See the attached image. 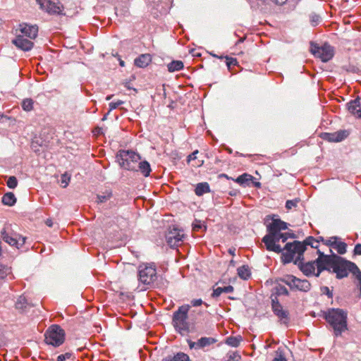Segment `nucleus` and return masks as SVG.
Wrapping results in <instances>:
<instances>
[{
    "label": "nucleus",
    "mask_w": 361,
    "mask_h": 361,
    "mask_svg": "<svg viewBox=\"0 0 361 361\" xmlns=\"http://www.w3.org/2000/svg\"><path fill=\"white\" fill-rule=\"evenodd\" d=\"M322 317L333 330V335L338 338L348 330V312L341 308H328L321 312Z\"/></svg>",
    "instance_id": "f257e3e1"
},
{
    "label": "nucleus",
    "mask_w": 361,
    "mask_h": 361,
    "mask_svg": "<svg viewBox=\"0 0 361 361\" xmlns=\"http://www.w3.org/2000/svg\"><path fill=\"white\" fill-rule=\"evenodd\" d=\"M285 252H282L281 261L283 264L293 262L299 267L305 262L304 253L306 251L305 245L299 240L287 243L284 246Z\"/></svg>",
    "instance_id": "f03ea898"
},
{
    "label": "nucleus",
    "mask_w": 361,
    "mask_h": 361,
    "mask_svg": "<svg viewBox=\"0 0 361 361\" xmlns=\"http://www.w3.org/2000/svg\"><path fill=\"white\" fill-rule=\"evenodd\" d=\"M264 224L266 226L267 233L262 238V241L264 244L274 238L278 233L288 229V224L282 221L278 214H269L264 219Z\"/></svg>",
    "instance_id": "7ed1b4c3"
},
{
    "label": "nucleus",
    "mask_w": 361,
    "mask_h": 361,
    "mask_svg": "<svg viewBox=\"0 0 361 361\" xmlns=\"http://www.w3.org/2000/svg\"><path fill=\"white\" fill-rule=\"evenodd\" d=\"M142 157L132 149H119L116 154V161L121 168L130 171H137L135 166Z\"/></svg>",
    "instance_id": "20e7f679"
},
{
    "label": "nucleus",
    "mask_w": 361,
    "mask_h": 361,
    "mask_svg": "<svg viewBox=\"0 0 361 361\" xmlns=\"http://www.w3.org/2000/svg\"><path fill=\"white\" fill-rule=\"evenodd\" d=\"M190 306L184 305L180 306L173 313L172 324L176 331L180 334L190 332V324L188 322V312Z\"/></svg>",
    "instance_id": "39448f33"
},
{
    "label": "nucleus",
    "mask_w": 361,
    "mask_h": 361,
    "mask_svg": "<svg viewBox=\"0 0 361 361\" xmlns=\"http://www.w3.org/2000/svg\"><path fill=\"white\" fill-rule=\"evenodd\" d=\"M359 269L355 263L338 255L331 272L336 274L337 279H342L347 277L349 273L354 276V273H356Z\"/></svg>",
    "instance_id": "423d86ee"
},
{
    "label": "nucleus",
    "mask_w": 361,
    "mask_h": 361,
    "mask_svg": "<svg viewBox=\"0 0 361 361\" xmlns=\"http://www.w3.org/2000/svg\"><path fill=\"white\" fill-rule=\"evenodd\" d=\"M44 341L47 345L54 347L61 345L66 338L65 331L59 324L51 325L44 334Z\"/></svg>",
    "instance_id": "0eeeda50"
},
{
    "label": "nucleus",
    "mask_w": 361,
    "mask_h": 361,
    "mask_svg": "<svg viewBox=\"0 0 361 361\" xmlns=\"http://www.w3.org/2000/svg\"><path fill=\"white\" fill-rule=\"evenodd\" d=\"M276 281L287 285L292 291L298 290L307 293L312 288V285L308 280L299 279L292 274H288L284 277L279 278Z\"/></svg>",
    "instance_id": "6e6552de"
},
{
    "label": "nucleus",
    "mask_w": 361,
    "mask_h": 361,
    "mask_svg": "<svg viewBox=\"0 0 361 361\" xmlns=\"http://www.w3.org/2000/svg\"><path fill=\"white\" fill-rule=\"evenodd\" d=\"M137 276L140 283L146 286H152L157 279L155 264H140L138 267Z\"/></svg>",
    "instance_id": "1a4fd4ad"
},
{
    "label": "nucleus",
    "mask_w": 361,
    "mask_h": 361,
    "mask_svg": "<svg viewBox=\"0 0 361 361\" xmlns=\"http://www.w3.org/2000/svg\"><path fill=\"white\" fill-rule=\"evenodd\" d=\"M310 51L315 57L320 59L322 62H328L334 56V47L328 43L319 46L317 44L311 42Z\"/></svg>",
    "instance_id": "9d476101"
},
{
    "label": "nucleus",
    "mask_w": 361,
    "mask_h": 361,
    "mask_svg": "<svg viewBox=\"0 0 361 361\" xmlns=\"http://www.w3.org/2000/svg\"><path fill=\"white\" fill-rule=\"evenodd\" d=\"M295 238L296 235L293 231L286 233H281V231H280L276 234L274 238H271L267 243V244H264V245L268 251L282 254V252H283V251L285 250L284 247L281 248L280 245H279V242L281 240V242L285 243L288 238L293 239Z\"/></svg>",
    "instance_id": "9b49d317"
},
{
    "label": "nucleus",
    "mask_w": 361,
    "mask_h": 361,
    "mask_svg": "<svg viewBox=\"0 0 361 361\" xmlns=\"http://www.w3.org/2000/svg\"><path fill=\"white\" fill-rule=\"evenodd\" d=\"M1 236L5 243L17 248L23 246L25 243V237L19 235L13 231H7L5 228L1 230Z\"/></svg>",
    "instance_id": "f8f14e48"
},
{
    "label": "nucleus",
    "mask_w": 361,
    "mask_h": 361,
    "mask_svg": "<svg viewBox=\"0 0 361 361\" xmlns=\"http://www.w3.org/2000/svg\"><path fill=\"white\" fill-rule=\"evenodd\" d=\"M42 10L45 11L50 15H64L63 13V6L59 0L51 1L44 0L39 6Z\"/></svg>",
    "instance_id": "ddd939ff"
},
{
    "label": "nucleus",
    "mask_w": 361,
    "mask_h": 361,
    "mask_svg": "<svg viewBox=\"0 0 361 361\" xmlns=\"http://www.w3.org/2000/svg\"><path fill=\"white\" fill-rule=\"evenodd\" d=\"M348 135V130H340L334 133H322L320 137L330 142H339L344 140Z\"/></svg>",
    "instance_id": "4468645a"
},
{
    "label": "nucleus",
    "mask_w": 361,
    "mask_h": 361,
    "mask_svg": "<svg viewBox=\"0 0 361 361\" xmlns=\"http://www.w3.org/2000/svg\"><path fill=\"white\" fill-rule=\"evenodd\" d=\"M184 238L183 234H180L177 228H173L169 231L166 234V240L168 245L171 248H176L178 247L180 243L183 242Z\"/></svg>",
    "instance_id": "2eb2a0df"
},
{
    "label": "nucleus",
    "mask_w": 361,
    "mask_h": 361,
    "mask_svg": "<svg viewBox=\"0 0 361 361\" xmlns=\"http://www.w3.org/2000/svg\"><path fill=\"white\" fill-rule=\"evenodd\" d=\"M12 43L18 49L24 51H30L34 47V43L32 41L25 38L22 35H17L16 37L12 40Z\"/></svg>",
    "instance_id": "dca6fc26"
},
{
    "label": "nucleus",
    "mask_w": 361,
    "mask_h": 361,
    "mask_svg": "<svg viewBox=\"0 0 361 361\" xmlns=\"http://www.w3.org/2000/svg\"><path fill=\"white\" fill-rule=\"evenodd\" d=\"M348 111L357 118L361 119V102L359 97L347 103Z\"/></svg>",
    "instance_id": "f3484780"
},
{
    "label": "nucleus",
    "mask_w": 361,
    "mask_h": 361,
    "mask_svg": "<svg viewBox=\"0 0 361 361\" xmlns=\"http://www.w3.org/2000/svg\"><path fill=\"white\" fill-rule=\"evenodd\" d=\"M20 31L26 37L30 39H35L38 35V26L32 25L27 23L20 24Z\"/></svg>",
    "instance_id": "a211bd4d"
},
{
    "label": "nucleus",
    "mask_w": 361,
    "mask_h": 361,
    "mask_svg": "<svg viewBox=\"0 0 361 361\" xmlns=\"http://www.w3.org/2000/svg\"><path fill=\"white\" fill-rule=\"evenodd\" d=\"M271 310L274 314L279 318L281 324L288 326L290 322V314L288 310L283 309L282 305Z\"/></svg>",
    "instance_id": "6ab92c4d"
},
{
    "label": "nucleus",
    "mask_w": 361,
    "mask_h": 361,
    "mask_svg": "<svg viewBox=\"0 0 361 361\" xmlns=\"http://www.w3.org/2000/svg\"><path fill=\"white\" fill-rule=\"evenodd\" d=\"M330 252H331V255H327L326 257L322 259H314V263H319L320 264H322V266L329 268V272L331 271L334 262L338 255L334 253L331 250H330Z\"/></svg>",
    "instance_id": "aec40b11"
},
{
    "label": "nucleus",
    "mask_w": 361,
    "mask_h": 361,
    "mask_svg": "<svg viewBox=\"0 0 361 361\" xmlns=\"http://www.w3.org/2000/svg\"><path fill=\"white\" fill-rule=\"evenodd\" d=\"M152 62V56L149 54L139 55L134 60V65L138 68H146Z\"/></svg>",
    "instance_id": "412c9836"
},
{
    "label": "nucleus",
    "mask_w": 361,
    "mask_h": 361,
    "mask_svg": "<svg viewBox=\"0 0 361 361\" xmlns=\"http://www.w3.org/2000/svg\"><path fill=\"white\" fill-rule=\"evenodd\" d=\"M298 269L307 277L314 276L315 271L314 260L304 262L299 266Z\"/></svg>",
    "instance_id": "4be33fe9"
},
{
    "label": "nucleus",
    "mask_w": 361,
    "mask_h": 361,
    "mask_svg": "<svg viewBox=\"0 0 361 361\" xmlns=\"http://www.w3.org/2000/svg\"><path fill=\"white\" fill-rule=\"evenodd\" d=\"M331 239H334L332 248L335 249L339 255H344L347 252V244L341 241L338 236H332Z\"/></svg>",
    "instance_id": "5701e85b"
},
{
    "label": "nucleus",
    "mask_w": 361,
    "mask_h": 361,
    "mask_svg": "<svg viewBox=\"0 0 361 361\" xmlns=\"http://www.w3.org/2000/svg\"><path fill=\"white\" fill-rule=\"evenodd\" d=\"M137 171H140V173L145 177L149 176L150 173L152 171V169L149 161H147V160H140V161H138Z\"/></svg>",
    "instance_id": "b1692460"
},
{
    "label": "nucleus",
    "mask_w": 361,
    "mask_h": 361,
    "mask_svg": "<svg viewBox=\"0 0 361 361\" xmlns=\"http://www.w3.org/2000/svg\"><path fill=\"white\" fill-rule=\"evenodd\" d=\"M15 307L17 310L20 311V312L24 313L27 311V308L30 307V304L23 295H20L18 298L15 304Z\"/></svg>",
    "instance_id": "393cba45"
},
{
    "label": "nucleus",
    "mask_w": 361,
    "mask_h": 361,
    "mask_svg": "<svg viewBox=\"0 0 361 361\" xmlns=\"http://www.w3.org/2000/svg\"><path fill=\"white\" fill-rule=\"evenodd\" d=\"M161 361H191L189 356L182 352L177 353L173 356H167L162 359Z\"/></svg>",
    "instance_id": "a878e982"
},
{
    "label": "nucleus",
    "mask_w": 361,
    "mask_h": 361,
    "mask_svg": "<svg viewBox=\"0 0 361 361\" xmlns=\"http://www.w3.org/2000/svg\"><path fill=\"white\" fill-rule=\"evenodd\" d=\"M17 199L15 195L11 192H8L5 193L1 198V202L3 203V204L8 207H12L15 205Z\"/></svg>",
    "instance_id": "bb28decb"
},
{
    "label": "nucleus",
    "mask_w": 361,
    "mask_h": 361,
    "mask_svg": "<svg viewBox=\"0 0 361 361\" xmlns=\"http://www.w3.org/2000/svg\"><path fill=\"white\" fill-rule=\"evenodd\" d=\"M238 276L243 280H248L251 276V271L247 264H244L237 269Z\"/></svg>",
    "instance_id": "cd10ccee"
},
{
    "label": "nucleus",
    "mask_w": 361,
    "mask_h": 361,
    "mask_svg": "<svg viewBox=\"0 0 361 361\" xmlns=\"http://www.w3.org/2000/svg\"><path fill=\"white\" fill-rule=\"evenodd\" d=\"M210 192V187L208 183L202 182L196 185L195 193L197 196H202L205 193Z\"/></svg>",
    "instance_id": "c85d7f7f"
},
{
    "label": "nucleus",
    "mask_w": 361,
    "mask_h": 361,
    "mask_svg": "<svg viewBox=\"0 0 361 361\" xmlns=\"http://www.w3.org/2000/svg\"><path fill=\"white\" fill-rule=\"evenodd\" d=\"M216 339L212 337H201L197 340L199 350L209 347L216 342Z\"/></svg>",
    "instance_id": "c756f323"
},
{
    "label": "nucleus",
    "mask_w": 361,
    "mask_h": 361,
    "mask_svg": "<svg viewBox=\"0 0 361 361\" xmlns=\"http://www.w3.org/2000/svg\"><path fill=\"white\" fill-rule=\"evenodd\" d=\"M234 290V288L231 285H228L225 287H217L216 288L213 290V293H212V297L214 298H218L221 295V293H233Z\"/></svg>",
    "instance_id": "7c9ffc66"
},
{
    "label": "nucleus",
    "mask_w": 361,
    "mask_h": 361,
    "mask_svg": "<svg viewBox=\"0 0 361 361\" xmlns=\"http://www.w3.org/2000/svg\"><path fill=\"white\" fill-rule=\"evenodd\" d=\"M184 68V64L182 61L180 60H173L169 63L167 64L168 71L170 73H173L176 71H179Z\"/></svg>",
    "instance_id": "2f4dec72"
},
{
    "label": "nucleus",
    "mask_w": 361,
    "mask_h": 361,
    "mask_svg": "<svg viewBox=\"0 0 361 361\" xmlns=\"http://www.w3.org/2000/svg\"><path fill=\"white\" fill-rule=\"evenodd\" d=\"M254 177L252 175H250L247 173H244L242 175L237 177L234 179V181L238 183L240 185L245 186L248 185L250 181H252L254 180Z\"/></svg>",
    "instance_id": "473e14b6"
},
{
    "label": "nucleus",
    "mask_w": 361,
    "mask_h": 361,
    "mask_svg": "<svg viewBox=\"0 0 361 361\" xmlns=\"http://www.w3.org/2000/svg\"><path fill=\"white\" fill-rule=\"evenodd\" d=\"M243 338L241 336H228L225 340V343L231 347L237 348L240 345Z\"/></svg>",
    "instance_id": "72a5a7b5"
},
{
    "label": "nucleus",
    "mask_w": 361,
    "mask_h": 361,
    "mask_svg": "<svg viewBox=\"0 0 361 361\" xmlns=\"http://www.w3.org/2000/svg\"><path fill=\"white\" fill-rule=\"evenodd\" d=\"M112 196L113 193L111 190H106L105 192H102V194H99L97 195L95 202L97 204H102L110 200Z\"/></svg>",
    "instance_id": "f704fd0d"
},
{
    "label": "nucleus",
    "mask_w": 361,
    "mask_h": 361,
    "mask_svg": "<svg viewBox=\"0 0 361 361\" xmlns=\"http://www.w3.org/2000/svg\"><path fill=\"white\" fill-rule=\"evenodd\" d=\"M307 248V245L311 246L312 248H319V240H316L313 236H308L303 241H300Z\"/></svg>",
    "instance_id": "c9c22d12"
},
{
    "label": "nucleus",
    "mask_w": 361,
    "mask_h": 361,
    "mask_svg": "<svg viewBox=\"0 0 361 361\" xmlns=\"http://www.w3.org/2000/svg\"><path fill=\"white\" fill-rule=\"evenodd\" d=\"M75 357L72 352H66L57 356L56 361H75Z\"/></svg>",
    "instance_id": "e433bc0d"
},
{
    "label": "nucleus",
    "mask_w": 361,
    "mask_h": 361,
    "mask_svg": "<svg viewBox=\"0 0 361 361\" xmlns=\"http://www.w3.org/2000/svg\"><path fill=\"white\" fill-rule=\"evenodd\" d=\"M273 290L275 291L274 294L278 295V296H280V295H286V296H288L289 295V291L288 290V289L283 285L281 284H278L276 285L274 288Z\"/></svg>",
    "instance_id": "4c0bfd02"
},
{
    "label": "nucleus",
    "mask_w": 361,
    "mask_h": 361,
    "mask_svg": "<svg viewBox=\"0 0 361 361\" xmlns=\"http://www.w3.org/2000/svg\"><path fill=\"white\" fill-rule=\"evenodd\" d=\"M34 101L31 98H27L23 100L21 106L24 111H30L33 109Z\"/></svg>",
    "instance_id": "58836bf2"
},
{
    "label": "nucleus",
    "mask_w": 361,
    "mask_h": 361,
    "mask_svg": "<svg viewBox=\"0 0 361 361\" xmlns=\"http://www.w3.org/2000/svg\"><path fill=\"white\" fill-rule=\"evenodd\" d=\"M310 21L312 26H317L321 23L322 18L319 15L312 13L310 15Z\"/></svg>",
    "instance_id": "ea45409f"
},
{
    "label": "nucleus",
    "mask_w": 361,
    "mask_h": 361,
    "mask_svg": "<svg viewBox=\"0 0 361 361\" xmlns=\"http://www.w3.org/2000/svg\"><path fill=\"white\" fill-rule=\"evenodd\" d=\"M6 185L9 188L15 189L18 185V180L16 177L14 176L8 177Z\"/></svg>",
    "instance_id": "a19ab883"
},
{
    "label": "nucleus",
    "mask_w": 361,
    "mask_h": 361,
    "mask_svg": "<svg viewBox=\"0 0 361 361\" xmlns=\"http://www.w3.org/2000/svg\"><path fill=\"white\" fill-rule=\"evenodd\" d=\"M300 201V198H295L293 200H288L286 202V208L288 210L291 209L293 207H296L298 202Z\"/></svg>",
    "instance_id": "79ce46f5"
},
{
    "label": "nucleus",
    "mask_w": 361,
    "mask_h": 361,
    "mask_svg": "<svg viewBox=\"0 0 361 361\" xmlns=\"http://www.w3.org/2000/svg\"><path fill=\"white\" fill-rule=\"evenodd\" d=\"M314 267H317V271L314 274L316 277H319L324 271H329V268L322 266L319 263H314Z\"/></svg>",
    "instance_id": "37998d69"
},
{
    "label": "nucleus",
    "mask_w": 361,
    "mask_h": 361,
    "mask_svg": "<svg viewBox=\"0 0 361 361\" xmlns=\"http://www.w3.org/2000/svg\"><path fill=\"white\" fill-rule=\"evenodd\" d=\"M9 272L10 269L6 267H3L0 268V285L4 282V279L6 278Z\"/></svg>",
    "instance_id": "c03bdc74"
},
{
    "label": "nucleus",
    "mask_w": 361,
    "mask_h": 361,
    "mask_svg": "<svg viewBox=\"0 0 361 361\" xmlns=\"http://www.w3.org/2000/svg\"><path fill=\"white\" fill-rule=\"evenodd\" d=\"M278 295H275L274 293H272L271 295V310H273L274 308L276 307H279L280 305H281V304L280 303L279 299H278Z\"/></svg>",
    "instance_id": "a18cd8bd"
},
{
    "label": "nucleus",
    "mask_w": 361,
    "mask_h": 361,
    "mask_svg": "<svg viewBox=\"0 0 361 361\" xmlns=\"http://www.w3.org/2000/svg\"><path fill=\"white\" fill-rule=\"evenodd\" d=\"M226 58V64L228 68H231L233 66H236L238 64V61L235 58L230 57V56H225Z\"/></svg>",
    "instance_id": "49530a36"
},
{
    "label": "nucleus",
    "mask_w": 361,
    "mask_h": 361,
    "mask_svg": "<svg viewBox=\"0 0 361 361\" xmlns=\"http://www.w3.org/2000/svg\"><path fill=\"white\" fill-rule=\"evenodd\" d=\"M320 290H321V292L322 293V294L326 295L330 299L333 298V296H334L333 292H332V290H331L329 289V287H327V286H322L320 288Z\"/></svg>",
    "instance_id": "de8ad7c7"
},
{
    "label": "nucleus",
    "mask_w": 361,
    "mask_h": 361,
    "mask_svg": "<svg viewBox=\"0 0 361 361\" xmlns=\"http://www.w3.org/2000/svg\"><path fill=\"white\" fill-rule=\"evenodd\" d=\"M241 357L239 355V353L236 352H229L228 353V360L230 361H239L240 360Z\"/></svg>",
    "instance_id": "09e8293b"
},
{
    "label": "nucleus",
    "mask_w": 361,
    "mask_h": 361,
    "mask_svg": "<svg viewBox=\"0 0 361 361\" xmlns=\"http://www.w3.org/2000/svg\"><path fill=\"white\" fill-rule=\"evenodd\" d=\"M124 104V102L122 100H117L116 102H111L109 103V111H111L116 108H118L120 105Z\"/></svg>",
    "instance_id": "8fccbe9b"
},
{
    "label": "nucleus",
    "mask_w": 361,
    "mask_h": 361,
    "mask_svg": "<svg viewBox=\"0 0 361 361\" xmlns=\"http://www.w3.org/2000/svg\"><path fill=\"white\" fill-rule=\"evenodd\" d=\"M354 276L357 280V286L359 288L361 295V271L359 269L356 273H354Z\"/></svg>",
    "instance_id": "3c124183"
},
{
    "label": "nucleus",
    "mask_w": 361,
    "mask_h": 361,
    "mask_svg": "<svg viewBox=\"0 0 361 361\" xmlns=\"http://www.w3.org/2000/svg\"><path fill=\"white\" fill-rule=\"evenodd\" d=\"M272 361H288L284 355L281 351H276V356L273 359Z\"/></svg>",
    "instance_id": "603ef678"
},
{
    "label": "nucleus",
    "mask_w": 361,
    "mask_h": 361,
    "mask_svg": "<svg viewBox=\"0 0 361 361\" xmlns=\"http://www.w3.org/2000/svg\"><path fill=\"white\" fill-rule=\"evenodd\" d=\"M70 176H68L66 173H64L61 176V183L63 184L62 185L63 188H66L67 185H68V183L70 181Z\"/></svg>",
    "instance_id": "864d4df0"
},
{
    "label": "nucleus",
    "mask_w": 361,
    "mask_h": 361,
    "mask_svg": "<svg viewBox=\"0 0 361 361\" xmlns=\"http://www.w3.org/2000/svg\"><path fill=\"white\" fill-rule=\"evenodd\" d=\"M203 227V224L201 221L195 219L192 224V228L195 231H198Z\"/></svg>",
    "instance_id": "5fc2aeb1"
},
{
    "label": "nucleus",
    "mask_w": 361,
    "mask_h": 361,
    "mask_svg": "<svg viewBox=\"0 0 361 361\" xmlns=\"http://www.w3.org/2000/svg\"><path fill=\"white\" fill-rule=\"evenodd\" d=\"M187 343L190 349L199 350L197 341L195 342L190 339L187 340Z\"/></svg>",
    "instance_id": "6e6d98bb"
},
{
    "label": "nucleus",
    "mask_w": 361,
    "mask_h": 361,
    "mask_svg": "<svg viewBox=\"0 0 361 361\" xmlns=\"http://www.w3.org/2000/svg\"><path fill=\"white\" fill-rule=\"evenodd\" d=\"M354 255H361V243H357L355 245L353 250Z\"/></svg>",
    "instance_id": "4d7b16f0"
},
{
    "label": "nucleus",
    "mask_w": 361,
    "mask_h": 361,
    "mask_svg": "<svg viewBox=\"0 0 361 361\" xmlns=\"http://www.w3.org/2000/svg\"><path fill=\"white\" fill-rule=\"evenodd\" d=\"M191 303V305L193 306V307H198L200 305H201L202 304H203V301L202 299H193L191 300L190 302Z\"/></svg>",
    "instance_id": "13d9d810"
},
{
    "label": "nucleus",
    "mask_w": 361,
    "mask_h": 361,
    "mask_svg": "<svg viewBox=\"0 0 361 361\" xmlns=\"http://www.w3.org/2000/svg\"><path fill=\"white\" fill-rule=\"evenodd\" d=\"M198 153V150H195L193 152H192L190 154H189L187 157V161L190 162L191 160H195L197 157V154Z\"/></svg>",
    "instance_id": "bf43d9fd"
},
{
    "label": "nucleus",
    "mask_w": 361,
    "mask_h": 361,
    "mask_svg": "<svg viewBox=\"0 0 361 361\" xmlns=\"http://www.w3.org/2000/svg\"><path fill=\"white\" fill-rule=\"evenodd\" d=\"M31 148L35 153H39V145L37 144V142H32L31 145Z\"/></svg>",
    "instance_id": "052dcab7"
},
{
    "label": "nucleus",
    "mask_w": 361,
    "mask_h": 361,
    "mask_svg": "<svg viewBox=\"0 0 361 361\" xmlns=\"http://www.w3.org/2000/svg\"><path fill=\"white\" fill-rule=\"evenodd\" d=\"M333 243H334V239H331V237L328 239H324V245H326L330 247H332Z\"/></svg>",
    "instance_id": "680f3d73"
},
{
    "label": "nucleus",
    "mask_w": 361,
    "mask_h": 361,
    "mask_svg": "<svg viewBox=\"0 0 361 361\" xmlns=\"http://www.w3.org/2000/svg\"><path fill=\"white\" fill-rule=\"evenodd\" d=\"M317 253L318 255V257L317 259H322L328 255L324 254L323 252L320 251L318 248H317Z\"/></svg>",
    "instance_id": "e2e57ef3"
},
{
    "label": "nucleus",
    "mask_w": 361,
    "mask_h": 361,
    "mask_svg": "<svg viewBox=\"0 0 361 361\" xmlns=\"http://www.w3.org/2000/svg\"><path fill=\"white\" fill-rule=\"evenodd\" d=\"M271 1L276 5H282L287 1V0H271Z\"/></svg>",
    "instance_id": "0e129e2a"
},
{
    "label": "nucleus",
    "mask_w": 361,
    "mask_h": 361,
    "mask_svg": "<svg viewBox=\"0 0 361 361\" xmlns=\"http://www.w3.org/2000/svg\"><path fill=\"white\" fill-rule=\"evenodd\" d=\"M238 193L239 190L235 189H233L228 192V195L233 197L236 196Z\"/></svg>",
    "instance_id": "69168bd1"
},
{
    "label": "nucleus",
    "mask_w": 361,
    "mask_h": 361,
    "mask_svg": "<svg viewBox=\"0 0 361 361\" xmlns=\"http://www.w3.org/2000/svg\"><path fill=\"white\" fill-rule=\"evenodd\" d=\"M219 178H226V179H228V180L231 179V180H234V179H233V178H232L229 177V176H228L227 174H226V173H221V174L219 176Z\"/></svg>",
    "instance_id": "338daca9"
},
{
    "label": "nucleus",
    "mask_w": 361,
    "mask_h": 361,
    "mask_svg": "<svg viewBox=\"0 0 361 361\" xmlns=\"http://www.w3.org/2000/svg\"><path fill=\"white\" fill-rule=\"evenodd\" d=\"M252 184L255 187L257 188H259L261 187V183L258 182V181H256V182H253L252 181Z\"/></svg>",
    "instance_id": "774afa93"
}]
</instances>
